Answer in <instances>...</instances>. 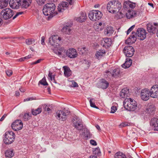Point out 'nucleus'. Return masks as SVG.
<instances>
[{
  "label": "nucleus",
  "instance_id": "obj_39",
  "mask_svg": "<svg viewBox=\"0 0 158 158\" xmlns=\"http://www.w3.org/2000/svg\"><path fill=\"white\" fill-rule=\"evenodd\" d=\"M31 114L30 113H25L23 116V119L25 121H27L28 119H30Z\"/></svg>",
  "mask_w": 158,
  "mask_h": 158
},
{
  "label": "nucleus",
  "instance_id": "obj_5",
  "mask_svg": "<svg viewBox=\"0 0 158 158\" xmlns=\"http://www.w3.org/2000/svg\"><path fill=\"white\" fill-rule=\"evenodd\" d=\"M14 15V12L10 8L2 10L0 12L1 17L4 19L7 20L12 18Z\"/></svg>",
  "mask_w": 158,
  "mask_h": 158
},
{
  "label": "nucleus",
  "instance_id": "obj_64",
  "mask_svg": "<svg viewBox=\"0 0 158 158\" xmlns=\"http://www.w3.org/2000/svg\"><path fill=\"white\" fill-rule=\"evenodd\" d=\"M31 57V55H29L27 56H26L24 57V58L25 59H28Z\"/></svg>",
  "mask_w": 158,
  "mask_h": 158
},
{
  "label": "nucleus",
  "instance_id": "obj_34",
  "mask_svg": "<svg viewBox=\"0 0 158 158\" xmlns=\"http://www.w3.org/2000/svg\"><path fill=\"white\" fill-rule=\"evenodd\" d=\"M114 32V30L112 27L110 26L108 27L105 29L104 31L105 33L108 35H110L113 34Z\"/></svg>",
  "mask_w": 158,
  "mask_h": 158
},
{
  "label": "nucleus",
  "instance_id": "obj_42",
  "mask_svg": "<svg viewBox=\"0 0 158 158\" xmlns=\"http://www.w3.org/2000/svg\"><path fill=\"white\" fill-rule=\"evenodd\" d=\"M144 9V7H143L142 5H141L140 8L138 9L136 12L137 13V14L139 15L142 13Z\"/></svg>",
  "mask_w": 158,
  "mask_h": 158
},
{
  "label": "nucleus",
  "instance_id": "obj_24",
  "mask_svg": "<svg viewBox=\"0 0 158 158\" xmlns=\"http://www.w3.org/2000/svg\"><path fill=\"white\" fill-rule=\"evenodd\" d=\"M137 15V13L134 10H128L126 13V16L127 18L128 19L132 18L135 16Z\"/></svg>",
  "mask_w": 158,
  "mask_h": 158
},
{
  "label": "nucleus",
  "instance_id": "obj_28",
  "mask_svg": "<svg viewBox=\"0 0 158 158\" xmlns=\"http://www.w3.org/2000/svg\"><path fill=\"white\" fill-rule=\"evenodd\" d=\"M128 93V89L127 88H124L120 92V96L121 98H124L127 96Z\"/></svg>",
  "mask_w": 158,
  "mask_h": 158
},
{
  "label": "nucleus",
  "instance_id": "obj_53",
  "mask_svg": "<svg viewBox=\"0 0 158 158\" xmlns=\"http://www.w3.org/2000/svg\"><path fill=\"white\" fill-rule=\"evenodd\" d=\"M86 48L85 47H83L81 48H79L78 50L79 51H81L82 52V53H83L84 51L85 52L86 51Z\"/></svg>",
  "mask_w": 158,
  "mask_h": 158
},
{
  "label": "nucleus",
  "instance_id": "obj_50",
  "mask_svg": "<svg viewBox=\"0 0 158 158\" xmlns=\"http://www.w3.org/2000/svg\"><path fill=\"white\" fill-rule=\"evenodd\" d=\"M129 2H125L123 5V8L125 9H127L128 8L129 6Z\"/></svg>",
  "mask_w": 158,
  "mask_h": 158
},
{
  "label": "nucleus",
  "instance_id": "obj_25",
  "mask_svg": "<svg viewBox=\"0 0 158 158\" xmlns=\"http://www.w3.org/2000/svg\"><path fill=\"white\" fill-rule=\"evenodd\" d=\"M63 68L64 69V74L65 76L68 77L72 75V72L69 67L67 66H64Z\"/></svg>",
  "mask_w": 158,
  "mask_h": 158
},
{
  "label": "nucleus",
  "instance_id": "obj_6",
  "mask_svg": "<svg viewBox=\"0 0 158 158\" xmlns=\"http://www.w3.org/2000/svg\"><path fill=\"white\" fill-rule=\"evenodd\" d=\"M15 137V133L12 131L6 132L3 142L5 144H10L14 141Z\"/></svg>",
  "mask_w": 158,
  "mask_h": 158
},
{
  "label": "nucleus",
  "instance_id": "obj_9",
  "mask_svg": "<svg viewBox=\"0 0 158 158\" xmlns=\"http://www.w3.org/2000/svg\"><path fill=\"white\" fill-rule=\"evenodd\" d=\"M63 110L58 111L56 113L55 117L58 120L62 121H65L67 117V116L69 114L68 112H66Z\"/></svg>",
  "mask_w": 158,
  "mask_h": 158
},
{
  "label": "nucleus",
  "instance_id": "obj_2",
  "mask_svg": "<svg viewBox=\"0 0 158 158\" xmlns=\"http://www.w3.org/2000/svg\"><path fill=\"white\" fill-rule=\"evenodd\" d=\"M56 6L53 3H48L44 6L43 12L45 15L48 16V19L49 20L53 17V14L55 13Z\"/></svg>",
  "mask_w": 158,
  "mask_h": 158
},
{
  "label": "nucleus",
  "instance_id": "obj_62",
  "mask_svg": "<svg viewBox=\"0 0 158 158\" xmlns=\"http://www.w3.org/2000/svg\"><path fill=\"white\" fill-rule=\"evenodd\" d=\"M32 100H33V98H28L26 99H24V102L28 101H29Z\"/></svg>",
  "mask_w": 158,
  "mask_h": 158
},
{
  "label": "nucleus",
  "instance_id": "obj_32",
  "mask_svg": "<svg viewBox=\"0 0 158 158\" xmlns=\"http://www.w3.org/2000/svg\"><path fill=\"white\" fill-rule=\"evenodd\" d=\"M14 155L13 151L11 149L7 150L5 152V156L7 158H10Z\"/></svg>",
  "mask_w": 158,
  "mask_h": 158
},
{
  "label": "nucleus",
  "instance_id": "obj_19",
  "mask_svg": "<svg viewBox=\"0 0 158 158\" xmlns=\"http://www.w3.org/2000/svg\"><path fill=\"white\" fill-rule=\"evenodd\" d=\"M150 124L154 130L158 131V118H152L151 120Z\"/></svg>",
  "mask_w": 158,
  "mask_h": 158
},
{
  "label": "nucleus",
  "instance_id": "obj_4",
  "mask_svg": "<svg viewBox=\"0 0 158 158\" xmlns=\"http://www.w3.org/2000/svg\"><path fill=\"white\" fill-rule=\"evenodd\" d=\"M102 16V12L98 10H93L90 11L88 14L89 18L93 21L100 19Z\"/></svg>",
  "mask_w": 158,
  "mask_h": 158
},
{
  "label": "nucleus",
  "instance_id": "obj_40",
  "mask_svg": "<svg viewBox=\"0 0 158 158\" xmlns=\"http://www.w3.org/2000/svg\"><path fill=\"white\" fill-rule=\"evenodd\" d=\"M93 101H95L94 99V98H92L90 99L89 101L90 106L95 108L98 109V107L95 105L94 103V102H93Z\"/></svg>",
  "mask_w": 158,
  "mask_h": 158
},
{
  "label": "nucleus",
  "instance_id": "obj_8",
  "mask_svg": "<svg viewBox=\"0 0 158 158\" xmlns=\"http://www.w3.org/2000/svg\"><path fill=\"white\" fill-rule=\"evenodd\" d=\"M73 126L77 130L81 131L83 128V125L82 122V120L78 116H75L72 120Z\"/></svg>",
  "mask_w": 158,
  "mask_h": 158
},
{
  "label": "nucleus",
  "instance_id": "obj_44",
  "mask_svg": "<svg viewBox=\"0 0 158 158\" xmlns=\"http://www.w3.org/2000/svg\"><path fill=\"white\" fill-rule=\"evenodd\" d=\"M93 153L96 155H99L101 153L100 149L98 148H96L93 152Z\"/></svg>",
  "mask_w": 158,
  "mask_h": 158
},
{
  "label": "nucleus",
  "instance_id": "obj_63",
  "mask_svg": "<svg viewBox=\"0 0 158 158\" xmlns=\"http://www.w3.org/2000/svg\"><path fill=\"white\" fill-rule=\"evenodd\" d=\"M6 115L5 114L0 119V121H3L4 119V118L6 117Z\"/></svg>",
  "mask_w": 158,
  "mask_h": 158
},
{
  "label": "nucleus",
  "instance_id": "obj_55",
  "mask_svg": "<svg viewBox=\"0 0 158 158\" xmlns=\"http://www.w3.org/2000/svg\"><path fill=\"white\" fill-rule=\"evenodd\" d=\"M90 143L92 145L94 146L96 145L97 144L96 142L93 139H91L90 140Z\"/></svg>",
  "mask_w": 158,
  "mask_h": 158
},
{
  "label": "nucleus",
  "instance_id": "obj_54",
  "mask_svg": "<svg viewBox=\"0 0 158 158\" xmlns=\"http://www.w3.org/2000/svg\"><path fill=\"white\" fill-rule=\"evenodd\" d=\"M117 13H118V15H119L118 17L119 19H121L124 16L121 12H119V11H118Z\"/></svg>",
  "mask_w": 158,
  "mask_h": 158
},
{
  "label": "nucleus",
  "instance_id": "obj_38",
  "mask_svg": "<svg viewBox=\"0 0 158 158\" xmlns=\"http://www.w3.org/2000/svg\"><path fill=\"white\" fill-rule=\"evenodd\" d=\"M114 158H127L126 156L120 152L116 153L114 156Z\"/></svg>",
  "mask_w": 158,
  "mask_h": 158
},
{
  "label": "nucleus",
  "instance_id": "obj_16",
  "mask_svg": "<svg viewBox=\"0 0 158 158\" xmlns=\"http://www.w3.org/2000/svg\"><path fill=\"white\" fill-rule=\"evenodd\" d=\"M66 55L69 57L73 58L77 57V54L76 50L74 48L69 49L66 51Z\"/></svg>",
  "mask_w": 158,
  "mask_h": 158
},
{
  "label": "nucleus",
  "instance_id": "obj_18",
  "mask_svg": "<svg viewBox=\"0 0 158 158\" xmlns=\"http://www.w3.org/2000/svg\"><path fill=\"white\" fill-rule=\"evenodd\" d=\"M109 82L104 79H102L100 80L98 84V87L101 88L103 89H106L109 85Z\"/></svg>",
  "mask_w": 158,
  "mask_h": 158
},
{
  "label": "nucleus",
  "instance_id": "obj_20",
  "mask_svg": "<svg viewBox=\"0 0 158 158\" xmlns=\"http://www.w3.org/2000/svg\"><path fill=\"white\" fill-rule=\"evenodd\" d=\"M116 72V71L115 70H114L112 73L110 71H107L106 72V74L105 75V76H106V77L105 76V77L106 78L108 77L109 78H111L113 77H116L118 76L119 73L118 71L117 73Z\"/></svg>",
  "mask_w": 158,
  "mask_h": 158
},
{
  "label": "nucleus",
  "instance_id": "obj_36",
  "mask_svg": "<svg viewBox=\"0 0 158 158\" xmlns=\"http://www.w3.org/2000/svg\"><path fill=\"white\" fill-rule=\"evenodd\" d=\"M155 109V106L153 105H150L147 109V112L149 113H152Z\"/></svg>",
  "mask_w": 158,
  "mask_h": 158
},
{
  "label": "nucleus",
  "instance_id": "obj_35",
  "mask_svg": "<svg viewBox=\"0 0 158 158\" xmlns=\"http://www.w3.org/2000/svg\"><path fill=\"white\" fill-rule=\"evenodd\" d=\"M9 0H0V9L6 7L8 3Z\"/></svg>",
  "mask_w": 158,
  "mask_h": 158
},
{
  "label": "nucleus",
  "instance_id": "obj_14",
  "mask_svg": "<svg viewBox=\"0 0 158 158\" xmlns=\"http://www.w3.org/2000/svg\"><path fill=\"white\" fill-rule=\"evenodd\" d=\"M141 98L144 101H146L149 99L150 92L148 89H143L140 93Z\"/></svg>",
  "mask_w": 158,
  "mask_h": 158
},
{
  "label": "nucleus",
  "instance_id": "obj_3",
  "mask_svg": "<svg viewBox=\"0 0 158 158\" xmlns=\"http://www.w3.org/2000/svg\"><path fill=\"white\" fill-rule=\"evenodd\" d=\"M125 108L129 111H134L136 109L137 103L134 99L131 98H126L123 101Z\"/></svg>",
  "mask_w": 158,
  "mask_h": 158
},
{
  "label": "nucleus",
  "instance_id": "obj_47",
  "mask_svg": "<svg viewBox=\"0 0 158 158\" xmlns=\"http://www.w3.org/2000/svg\"><path fill=\"white\" fill-rule=\"evenodd\" d=\"M6 75L8 76H11L13 73V72L12 70L10 69H8L6 70Z\"/></svg>",
  "mask_w": 158,
  "mask_h": 158
},
{
  "label": "nucleus",
  "instance_id": "obj_27",
  "mask_svg": "<svg viewBox=\"0 0 158 158\" xmlns=\"http://www.w3.org/2000/svg\"><path fill=\"white\" fill-rule=\"evenodd\" d=\"M132 63V60L130 58H127L125 63L122 65V66L125 68H128L131 65Z\"/></svg>",
  "mask_w": 158,
  "mask_h": 158
},
{
  "label": "nucleus",
  "instance_id": "obj_51",
  "mask_svg": "<svg viewBox=\"0 0 158 158\" xmlns=\"http://www.w3.org/2000/svg\"><path fill=\"white\" fill-rule=\"evenodd\" d=\"M23 13V12L22 11L19 12H17L15 15L13 17V19H14L16 18L19 15H22Z\"/></svg>",
  "mask_w": 158,
  "mask_h": 158
},
{
  "label": "nucleus",
  "instance_id": "obj_41",
  "mask_svg": "<svg viewBox=\"0 0 158 158\" xmlns=\"http://www.w3.org/2000/svg\"><path fill=\"white\" fill-rule=\"evenodd\" d=\"M25 42L27 44L29 45L34 43L35 40L33 39H27L26 40Z\"/></svg>",
  "mask_w": 158,
  "mask_h": 158
},
{
  "label": "nucleus",
  "instance_id": "obj_49",
  "mask_svg": "<svg viewBox=\"0 0 158 158\" xmlns=\"http://www.w3.org/2000/svg\"><path fill=\"white\" fill-rule=\"evenodd\" d=\"M130 125V123L126 122H124L121 124L120 126L121 127H123L126 126H129Z\"/></svg>",
  "mask_w": 158,
  "mask_h": 158
},
{
  "label": "nucleus",
  "instance_id": "obj_12",
  "mask_svg": "<svg viewBox=\"0 0 158 158\" xmlns=\"http://www.w3.org/2000/svg\"><path fill=\"white\" fill-rule=\"evenodd\" d=\"M150 92V96L153 98L158 97V85H155L151 88Z\"/></svg>",
  "mask_w": 158,
  "mask_h": 158
},
{
  "label": "nucleus",
  "instance_id": "obj_61",
  "mask_svg": "<svg viewBox=\"0 0 158 158\" xmlns=\"http://www.w3.org/2000/svg\"><path fill=\"white\" fill-rule=\"evenodd\" d=\"M52 73L50 71H49V74H48V77L50 78L51 81H52Z\"/></svg>",
  "mask_w": 158,
  "mask_h": 158
},
{
  "label": "nucleus",
  "instance_id": "obj_56",
  "mask_svg": "<svg viewBox=\"0 0 158 158\" xmlns=\"http://www.w3.org/2000/svg\"><path fill=\"white\" fill-rule=\"evenodd\" d=\"M85 64L87 65V67H89L91 64L90 62L88 60H85Z\"/></svg>",
  "mask_w": 158,
  "mask_h": 158
},
{
  "label": "nucleus",
  "instance_id": "obj_37",
  "mask_svg": "<svg viewBox=\"0 0 158 158\" xmlns=\"http://www.w3.org/2000/svg\"><path fill=\"white\" fill-rule=\"evenodd\" d=\"M83 130L82 135L85 138H88L90 135L89 130L87 128H84Z\"/></svg>",
  "mask_w": 158,
  "mask_h": 158
},
{
  "label": "nucleus",
  "instance_id": "obj_1",
  "mask_svg": "<svg viewBox=\"0 0 158 158\" xmlns=\"http://www.w3.org/2000/svg\"><path fill=\"white\" fill-rule=\"evenodd\" d=\"M137 36L140 40H144L146 36L145 30L143 28H139L137 29L136 32H132L131 35L126 40V44H130L135 43L136 40Z\"/></svg>",
  "mask_w": 158,
  "mask_h": 158
},
{
  "label": "nucleus",
  "instance_id": "obj_33",
  "mask_svg": "<svg viewBox=\"0 0 158 158\" xmlns=\"http://www.w3.org/2000/svg\"><path fill=\"white\" fill-rule=\"evenodd\" d=\"M102 41V42H103L104 43L103 46L109 47L112 44L111 39L110 38H104L103 39Z\"/></svg>",
  "mask_w": 158,
  "mask_h": 158
},
{
  "label": "nucleus",
  "instance_id": "obj_60",
  "mask_svg": "<svg viewBox=\"0 0 158 158\" xmlns=\"http://www.w3.org/2000/svg\"><path fill=\"white\" fill-rule=\"evenodd\" d=\"M67 1L69 2V4L70 5L73 4L74 2V0H66Z\"/></svg>",
  "mask_w": 158,
  "mask_h": 158
},
{
  "label": "nucleus",
  "instance_id": "obj_30",
  "mask_svg": "<svg viewBox=\"0 0 158 158\" xmlns=\"http://www.w3.org/2000/svg\"><path fill=\"white\" fill-rule=\"evenodd\" d=\"M42 111V107L41 106H39V107L35 109H32L31 112L32 114L33 115H36L40 113Z\"/></svg>",
  "mask_w": 158,
  "mask_h": 158
},
{
  "label": "nucleus",
  "instance_id": "obj_48",
  "mask_svg": "<svg viewBox=\"0 0 158 158\" xmlns=\"http://www.w3.org/2000/svg\"><path fill=\"white\" fill-rule=\"evenodd\" d=\"M117 110V108L116 106H113L111 107V113H114Z\"/></svg>",
  "mask_w": 158,
  "mask_h": 158
},
{
  "label": "nucleus",
  "instance_id": "obj_21",
  "mask_svg": "<svg viewBox=\"0 0 158 158\" xmlns=\"http://www.w3.org/2000/svg\"><path fill=\"white\" fill-rule=\"evenodd\" d=\"M32 0H22L21 1L20 6L22 8H27L31 4Z\"/></svg>",
  "mask_w": 158,
  "mask_h": 158
},
{
  "label": "nucleus",
  "instance_id": "obj_31",
  "mask_svg": "<svg viewBox=\"0 0 158 158\" xmlns=\"http://www.w3.org/2000/svg\"><path fill=\"white\" fill-rule=\"evenodd\" d=\"M118 3L116 5H115L114 7V9L113 11V13H116L118 12V11L121 9L122 6L121 3L118 1Z\"/></svg>",
  "mask_w": 158,
  "mask_h": 158
},
{
  "label": "nucleus",
  "instance_id": "obj_45",
  "mask_svg": "<svg viewBox=\"0 0 158 158\" xmlns=\"http://www.w3.org/2000/svg\"><path fill=\"white\" fill-rule=\"evenodd\" d=\"M36 2L39 5H42L45 3L46 0H36Z\"/></svg>",
  "mask_w": 158,
  "mask_h": 158
},
{
  "label": "nucleus",
  "instance_id": "obj_58",
  "mask_svg": "<svg viewBox=\"0 0 158 158\" xmlns=\"http://www.w3.org/2000/svg\"><path fill=\"white\" fill-rule=\"evenodd\" d=\"M41 60H42L41 59H39L38 60H37V61L32 63V64H37V63H40L41 62Z\"/></svg>",
  "mask_w": 158,
  "mask_h": 158
},
{
  "label": "nucleus",
  "instance_id": "obj_26",
  "mask_svg": "<svg viewBox=\"0 0 158 158\" xmlns=\"http://www.w3.org/2000/svg\"><path fill=\"white\" fill-rule=\"evenodd\" d=\"M68 2H63L61 3L59 5L58 8V10L59 12H62L65 10L68 6Z\"/></svg>",
  "mask_w": 158,
  "mask_h": 158
},
{
  "label": "nucleus",
  "instance_id": "obj_29",
  "mask_svg": "<svg viewBox=\"0 0 158 158\" xmlns=\"http://www.w3.org/2000/svg\"><path fill=\"white\" fill-rule=\"evenodd\" d=\"M106 53L105 51L104 50H98L97 51L95 56L96 58L99 59L103 56Z\"/></svg>",
  "mask_w": 158,
  "mask_h": 158
},
{
  "label": "nucleus",
  "instance_id": "obj_11",
  "mask_svg": "<svg viewBox=\"0 0 158 158\" xmlns=\"http://www.w3.org/2000/svg\"><path fill=\"white\" fill-rule=\"evenodd\" d=\"M23 127V123L20 120H16L11 125L12 129L15 131L21 130L22 129Z\"/></svg>",
  "mask_w": 158,
  "mask_h": 158
},
{
  "label": "nucleus",
  "instance_id": "obj_57",
  "mask_svg": "<svg viewBox=\"0 0 158 158\" xmlns=\"http://www.w3.org/2000/svg\"><path fill=\"white\" fill-rule=\"evenodd\" d=\"M72 86L73 87H77L78 86V85L77 83L74 81L72 82Z\"/></svg>",
  "mask_w": 158,
  "mask_h": 158
},
{
  "label": "nucleus",
  "instance_id": "obj_7",
  "mask_svg": "<svg viewBox=\"0 0 158 158\" xmlns=\"http://www.w3.org/2000/svg\"><path fill=\"white\" fill-rule=\"evenodd\" d=\"M61 38L58 35H53L49 38V42L50 44L55 48H58L59 46Z\"/></svg>",
  "mask_w": 158,
  "mask_h": 158
},
{
  "label": "nucleus",
  "instance_id": "obj_59",
  "mask_svg": "<svg viewBox=\"0 0 158 158\" xmlns=\"http://www.w3.org/2000/svg\"><path fill=\"white\" fill-rule=\"evenodd\" d=\"M44 39H45V38L44 36H42L41 37V44L43 45H44L45 44Z\"/></svg>",
  "mask_w": 158,
  "mask_h": 158
},
{
  "label": "nucleus",
  "instance_id": "obj_15",
  "mask_svg": "<svg viewBox=\"0 0 158 158\" xmlns=\"http://www.w3.org/2000/svg\"><path fill=\"white\" fill-rule=\"evenodd\" d=\"M118 0H112L110 1L107 5V8L108 10L111 13H113L114 7L115 5L118 3Z\"/></svg>",
  "mask_w": 158,
  "mask_h": 158
},
{
  "label": "nucleus",
  "instance_id": "obj_22",
  "mask_svg": "<svg viewBox=\"0 0 158 158\" xmlns=\"http://www.w3.org/2000/svg\"><path fill=\"white\" fill-rule=\"evenodd\" d=\"M87 18L86 14L85 12H81L78 17H76L75 19L80 22H84Z\"/></svg>",
  "mask_w": 158,
  "mask_h": 158
},
{
  "label": "nucleus",
  "instance_id": "obj_13",
  "mask_svg": "<svg viewBox=\"0 0 158 158\" xmlns=\"http://www.w3.org/2000/svg\"><path fill=\"white\" fill-rule=\"evenodd\" d=\"M158 27V23H154L152 24L148 23L147 25V28L149 33H154L156 29Z\"/></svg>",
  "mask_w": 158,
  "mask_h": 158
},
{
  "label": "nucleus",
  "instance_id": "obj_17",
  "mask_svg": "<svg viewBox=\"0 0 158 158\" xmlns=\"http://www.w3.org/2000/svg\"><path fill=\"white\" fill-rule=\"evenodd\" d=\"M20 2L21 0H10L9 3L12 8L18 9L20 6Z\"/></svg>",
  "mask_w": 158,
  "mask_h": 158
},
{
  "label": "nucleus",
  "instance_id": "obj_52",
  "mask_svg": "<svg viewBox=\"0 0 158 158\" xmlns=\"http://www.w3.org/2000/svg\"><path fill=\"white\" fill-rule=\"evenodd\" d=\"M135 27V25H133L129 28V29L127 31V35Z\"/></svg>",
  "mask_w": 158,
  "mask_h": 158
},
{
  "label": "nucleus",
  "instance_id": "obj_10",
  "mask_svg": "<svg viewBox=\"0 0 158 158\" xmlns=\"http://www.w3.org/2000/svg\"><path fill=\"white\" fill-rule=\"evenodd\" d=\"M123 52L126 56L128 57H131L134 54L135 50L132 46H127L124 48Z\"/></svg>",
  "mask_w": 158,
  "mask_h": 158
},
{
  "label": "nucleus",
  "instance_id": "obj_23",
  "mask_svg": "<svg viewBox=\"0 0 158 158\" xmlns=\"http://www.w3.org/2000/svg\"><path fill=\"white\" fill-rule=\"evenodd\" d=\"M71 25L69 23H67L62 29V31L63 32L66 34H70L71 33V29L70 27Z\"/></svg>",
  "mask_w": 158,
  "mask_h": 158
},
{
  "label": "nucleus",
  "instance_id": "obj_46",
  "mask_svg": "<svg viewBox=\"0 0 158 158\" xmlns=\"http://www.w3.org/2000/svg\"><path fill=\"white\" fill-rule=\"evenodd\" d=\"M129 6L132 9L135 8L136 6V3H133L131 2H129Z\"/></svg>",
  "mask_w": 158,
  "mask_h": 158
},
{
  "label": "nucleus",
  "instance_id": "obj_43",
  "mask_svg": "<svg viewBox=\"0 0 158 158\" xmlns=\"http://www.w3.org/2000/svg\"><path fill=\"white\" fill-rule=\"evenodd\" d=\"M39 83L44 85H48V83L46 81L45 78L44 77L40 81Z\"/></svg>",
  "mask_w": 158,
  "mask_h": 158
}]
</instances>
